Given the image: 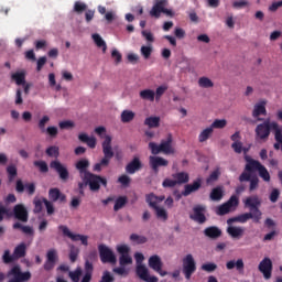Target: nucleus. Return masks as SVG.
I'll return each mask as SVG.
<instances>
[{
    "label": "nucleus",
    "instance_id": "a18cd8bd",
    "mask_svg": "<svg viewBox=\"0 0 282 282\" xmlns=\"http://www.w3.org/2000/svg\"><path fill=\"white\" fill-rule=\"evenodd\" d=\"M228 124V120L226 119H216L213 121V123L209 126L213 131L215 129H225V127Z\"/></svg>",
    "mask_w": 282,
    "mask_h": 282
},
{
    "label": "nucleus",
    "instance_id": "6e6552de",
    "mask_svg": "<svg viewBox=\"0 0 282 282\" xmlns=\"http://www.w3.org/2000/svg\"><path fill=\"white\" fill-rule=\"evenodd\" d=\"M197 270V263L195 262V258L193 254L188 253L183 258V274L185 279L189 281L191 276L195 274Z\"/></svg>",
    "mask_w": 282,
    "mask_h": 282
},
{
    "label": "nucleus",
    "instance_id": "8fccbe9b",
    "mask_svg": "<svg viewBox=\"0 0 282 282\" xmlns=\"http://www.w3.org/2000/svg\"><path fill=\"white\" fill-rule=\"evenodd\" d=\"M176 184H186L188 182V174L181 172L174 175Z\"/></svg>",
    "mask_w": 282,
    "mask_h": 282
},
{
    "label": "nucleus",
    "instance_id": "72a5a7b5",
    "mask_svg": "<svg viewBox=\"0 0 282 282\" xmlns=\"http://www.w3.org/2000/svg\"><path fill=\"white\" fill-rule=\"evenodd\" d=\"M198 87H200V89H213L215 87V83H213V79L203 76L198 79Z\"/></svg>",
    "mask_w": 282,
    "mask_h": 282
},
{
    "label": "nucleus",
    "instance_id": "aec40b11",
    "mask_svg": "<svg viewBox=\"0 0 282 282\" xmlns=\"http://www.w3.org/2000/svg\"><path fill=\"white\" fill-rule=\"evenodd\" d=\"M243 232L245 230L242 227H237L234 226L232 224H228L227 234L232 239H241L243 237Z\"/></svg>",
    "mask_w": 282,
    "mask_h": 282
},
{
    "label": "nucleus",
    "instance_id": "052dcab7",
    "mask_svg": "<svg viewBox=\"0 0 282 282\" xmlns=\"http://www.w3.org/2000/svg\"><path fill=\"white\" fill-rule=\"evenodd\" d=\"M87 10V4L80 1H76L74 4V11L77 12L78 14L85 12Z\"/></svg>",
    "mask_w": 282,
    "mask_h": 282
},
{
    "label": "nucleus",
    "instance_id": "0e129e2a",
    "mask_svg": "<svg viewBox=\"0 0 282 282\" xmlns=\"http://www.w3.org/2000/svg\"><path fill=\"white\" fill-rule=\"evenodd\" d=\"M261 210H259V207L254 208L251 210V219H253V221H256V224H259V221H261Z\"/></svg>",
    "mask_w": 282,
    "mask_h": 282
},
{
    "label": "nucleus",
    "instance_id": "864d4df0",
    "mask_svg": "<svg viewBox=\"0 0 282 282\" xmlns=\"http://www.w3.org/2000/svg\"><path fill=\"white\" fill-rule=\"evenodd\" d=\"M127 61L131 65H138V63H140V55H138V53L130 52L127 54Z\"/></svg>",
    "mask_w": 282,
    "mask_h": 282
},
{
    "label": "nucleus",
    "instance_id": "f3484780",
    "mask_svg": "<svg viewBox=\"0 0 282 282\" xmlns=\"http://www.w3.org/2000/svg\"><path fill=\"white\" fill-rule=\"evenodd\" d=\"M205 213H206V207L202 205H197L193 209L191 219H193L194 221H197V224H204V221H206Z\"/></svg>",
    "mask_w": 282,
    "mask_h": 282
},
{
    "label": "nucleus",
    "instance_id": "a878e982",
    "mask_svg": "<svg viewBox=\"0 0 282 282\" xmlns=\"http://www.w3.org/2000/svg\"><path fill=\"white\" fill-rule=\"evenodd\" d=\"M139 96L141 100H147L148 102L155 101V90L151 88H145L143 90H140Z\"/></svg>",
    "mask_w": 282,
    "mask_h": 282
},
{
    "label": "nucleus",
    "instance_id": "473e14b6",
    "mask_svg": "<svg viewBox=\"0 0 282 282\" xmlns=\"http://www.w3.org/2000/svg\"><path fill=\"white\" fill-rule=\"evenodd\" d=\"M142 166V164L140 163V159L139 158H134L126 167L127 173H130L131 175H133V173H135V171H140V167Z\"/></svg>",
    "mask_w": 282,
    "mask_h": 282
},
{
    "label": "nucleus",
    "instance_id": "c9c22d12",
    "mask_svg": "<svg viewBox=\"0 0 282 282\" xmlns=\"http://www.w3.org/2000/svg\"><path fill=\"white\" fill-rule=\"evenodd\" d=\"M140 54L145 61H149L151 54H153V44L142 45L140 47Z\"/></svg>",
    "mask_w": 282,
    "mask_h": 282
},
{
    "label": "nucleus",
    "instance_id": "13d9d810",
    "mask_svg": "<svg viewBox=\"0 0 282 282\" xmlns=\"http://www.w3.org/2000/svg\"><path fill=\"white\" fill-rule=\"evenodd\" d=\"M127 204V197H119L115 202L113 210L118 212L121 208H124V205Z\"/></svg>",
    "mask_w": 282,
    "mask_h": 282
},
{
    "label": "nucleus",
    "instance_id": "1a4fd4ad",
    "mask_svg": "<svg viewBox=\"0 0 282 282\" xmlns=\"http://www.w3.org/2000/svg\"><path fill=\"white\" fill-rule=\"evenodd\" d=\"M116 250L118 254H120L119 257L120 265L127 267L133 263V258H131V254H129V252H131V248L129 247V245L127 243L117 245Z\"/></svg>",
    "mask_w": 282,
    "mask_h": 282
},
{
    "label": "nucleus",
    "instance_id": "9d476101",
    "mask_svg": "<svg viewBox=\"0 0 282 282\" xmlns=\"http://www.w3.org/2000/svg\"><path fill=\"white\" fill-rule=\"evenodd\" d=\"M99 257L101 259L102 263H117L118 258L116 257V252H113V249L109 248L106 245H99Z\"/></svg>",
    "mask_w": 282,
    "mask_h": 282
},
{
    "label": "nucleus",
    "instance_id": "412c9836",
    "mask_svg": "<svg viewBox=\"0 0 282 282\" xmlns=\"http://www.w3.org/2000/svg\"><path fill=\"white\" fill-rule=\"evenodd\" d=\"M150 166L158 173L160 166H169V161L161 156H150Z\"/></svg>",
    "mask_w": 282,
    "mask_h": 282
},
{
    "label": "nucleus",
    "instance_id": "6e6d98bb",
    "mask_svg": "<svg viewBox=\"0 0 282 282\" xmlns=\"http://www.w3.org/2000/svg\"><path fill=\"white\" fill-rule=\"evenodd\" d=\"M250 6V2L247 0H236L232 2V8L235 10H242V8H248Z\"/></svg>",
    "mask_w": 282,
    "mask_h": 282
},
{
    "label": "nucleus",
    "instance_id": "680f3d73",
    "mask_svg": "<svg viewBox=\"0 0 282 282\" xmlns=\"http://www.w3.org/2000/svg\"><path fill=\"white\" fill-rule=\"evenodd\" d=\"M51 138H56L58 135V128L56 126H50L45 129V132Z\"/></svg>",
    "mask_w": 282,
    "mask_h": 282
},
{
    "label": "nucleus",
    "instance_id": "a19ab883",
    "mask_svg": "<svg viewBox=\"0 0 282 282\" xmlns=\"http://www.w3.org/2000/svg\"><path fill=\"white\" fill-rule=\"evenodd\" d=\"M210 199L213 202H219L224 197V187H215L210 193Z\"/></svg>",
    "mask_w": 282,
    "mask_h": 282
},
{
    "label": "nucleus",
    "instance_id": "4be33fe9",
    "mask_svg": "<svg viewBox=\"0 0 282 282\" xmlns=\"http://www.w3.org/2000/svg\"><path fill=\"white\" fill-rule=\"evenodd\" d=\"M76 169L77 171H79L82 180H84V177H87V175L90 174L89 172H87V169H89V161L87 159L79 160L76 163Z\"/></svg>",
    "mask_w": 282,
    "mask_h": 282
},
{
    "label": "nucleus",
    "instance_id": "37998d69",
    "mask_svg": "<svg viewBox=\"0 0 282 282\" xmlns=\"http://www.w3.org/2000/svg\"><path fill=\"white\" fill-rule=\"evenodd\" d=\"M28 246L25 243H20L18 247H15L14 252H13V258L14 259H21V257H25V250Z\"/></svg>",
    "mask_w": 282,
    "mask_h": 282
},
{
    "label": "nucleus",
    "instance_id": "5fc2aeb1",
    "mask_svg": "<svg viewBox=\"0 0 282 282\" xmlns=\"http://www.w3.org/2000/svg\"><path fill=\"white\" fill-rule=\"evenodd\" d=\"M111 58H113L115 65H120V63H122V54L120 51H118V48H112Z\"/></svg>",
    "mask_w": 282,
    "mask_h": 282
},
{
    "label": "nucleus",
    "instance_id": "c03bdc74",
    "mask_svg": "<svg viewBox=\"0 0 282 282\" xmlns=\"http://www.w3.org/2000/svg\"><path fill=\"white\" fill-rule=\"evenodd\" d=\"M48 85L55 91H61L62 89L61 84L56 83V75L54 73L48 74Z\"/></svg>",
    "mask_w": 282,
    "mask_h": 282
},
{
    "label": "nucleus",
    "instance_id": "3c124183",
    "mask_svg": "<svg viewBox=\"0 0 282 282\" xmlns=\"http://www.w3.org/2000/svg\"><path fill=\"white\" fill-rule=\"evenodd\" d=\"M166 89H169V87H166L165 85L159 86L156 88V90L154 91V98L156 102H160L162 96H164V94L166 93Z\"/></svg>",
    "mask_w": 282,
    "mask_h": 282
},
{
    "label": "nucleus",
    "instance_id": "4468645a",
    "mask_svg": "<svg viewBox=\"0 0 282 282\" xmlns=\"http://www.w3.org/2000/svg\"><path fill=\"white\" fill-rule=\"evenodd\" d=\"M137 276H139V279H141V281H144V282L159 281L158 276L151 275V273L149 272V268H147V265L144 264L137 265Z\"/></svg>",
    "mask_w": 282,
    "mask_h": 282
},
{
    "label": "nucleus",
    "instance_id": "ea45409f",
    "mask_svg": "<svg viewBox=\"0 0 282 282\" xmlns=\"http://www.w3.org/2000/svg\"><path fill=\"white\" fill-rule=\"evenodd\" d=\"M153 209L155 212L158 219H160L161 221H166L169 219V212H166L164 207L159 206L154 207Z\"/></svg>",
    "mask_w": 282,
    "mask_h": 282
},
{
    "label": "nucleus",
    "instance_id": "a211bd4d",
    "mask_svg": "<svg viewBox=\"0 0 282 282\" xmlns=\"http://www.w3.org/2000/svg\"><path fill=\"white\" fill-rule=\"evenodd\" d=\"M259 270L262 272L264 279H270L272 276V260L264 258L259 264Z\"/></svg>",
    "mask_w": 282,
    "mask_h": 282
},
{
    "label": "nucleus",
    "instance_id": "cd10ccee",
    "mask_svg": "<svg viewBox=\"0 0 282 282\" xmlns=\"http://www.w3.org/2000/svg\"><path fill=\"white\" fill-rule=\"evenodd\" d=\"M202 186V178H197L193 184H188L185 186V191L183 192L184 197H188L191 193H195L199 191Z\"/></svg>",
    "mask_w": 282,
    "mask_h": 282
},
{
    "label": "nucleus",
    "instance_id": "338daca9",
    "mask_svg": "<svg viewBox=\"0 0 282 282\" xmlns=\"http://www.w3.org/2000/svg\"><path fill=\"white\" fill-rule=\"evenodd\" d=\"M34 166H37V169L42 173H47V171H48L47 163H45V161H35Z\"/></svg>",
    "mask_w": 282,
    "mask_h": 282
},
{
    "label": "nucleus",
    "instance_id": "ddd939ff",
    "mask_svg": "<svg viewBox=\"0 0 282 282\" xmlns=\"http://www.w3.org/2000/svg\"><path fill=\"white\" fill-rule=\"evenodd\" d=\"M148 264L149 268L160 274V276H166V274H169V272L162 269L164 263H162V258L158 254L151 256L148 260Z\"/></svg>",
    "mask_w": 282,
    "mask_h": 282
},
{
    "label": "nucleus",
    "instance_id": "20e7f679",
    "mask_svg": "<svg viewBox=\"0 0 282 282\" xmlns=\"http://www.w3.org/2000/svg\"><path fill=\"white\" fill-rule=\"evenodd\" d=\"M15 216L20 221H28V208L24 205H15L13 212L9 207L0 206V221H3L4 217Z\"/></svg>",
    "mask_w": 282,
    "mask_h": 282
},
{
    "label": "nucleus",
    "instance_id": "774afa93",
    "mask_svg": "<svg viewBox=\"0 0 282 282\" xmlns=\"http://www.w3.org/2000/svg\"><path fill=\"white\" fill-rule=\"evenodd\" d=\"M62 78L63 80H66V83H72L74 80V74L69 70H62Z\"/></svg>",
    "mask_w": 282,
    "mask_h": 282
},
{
    "label": "nucleus",
    "instance_id": "2f4dec72",
    "mask_svg": "<svg viewBox=\"0 0 282 282\" xmlns=\"http://www.w3.org/2000/svg\"><path fill=\"white\" fill-rule=\"evenodd\" d=\"M144 126L149 129H158L160 127V117L150 116L144 119Z\"/></svg>",
    "mask_w": 282,
    "mask_h": 282
},
{
    "label": "nucleus",
    "instance_id": "bf43d9fd",
    "mask_svg": "<svg viewBox=\"0 0 282 282\" xmlns=\"http://www.w3.org/2000/svg\"><path fill=\"white\" fill-rule=\"evenodd\" d=\"M45 198H34L33 204H34V213H41L43 210V204H45Z\"/></svg>",
    "mask_w": 282,
    "mask_h": 282
},
{
    "label": "nucleus",
    "instance_id": "7c9ffc66",
    "mask_svg": "<svg viewBox=\"0 0 282 282\" xmlns=\"http://www.w3.org/2000/svg\"><path fill=\"white\" fill-rule=\"evenodd\" d=\"M147 202L149 206H151V208H155L160 206L159 204H162V202H164V196H156L154 194H149L147 196Z\"/></svg>",
    "mask_w": 282,
    "mask_h": 282
},
{
    "label": "nucleus",
    "instance_id": "dca6fc26",
    "mask_svg": "<svg viewBox=\"0 0 282 282\" xmlns=\"http://www.w3.org/2000/svg\"><path fill=\"white\" fill-rule=\"evenodd\" d=\"M58 261V251L56 249H51L46 253V262L44 263V270H52Z\"/></svg>",
    "mask_w": 282,
    "mask_h": 282
},
{
    "label": "nucleus",
    "instance_id": "58836bf2",
    "mask_svg": "<svg viewBox=\"0 0 282 282\" xmlns=\"http://www.w3.org/2000/svg\"><path fill=\"white\" fill-rule=\"evenodd\" d=\"M204 232L206 237H209L210 239H217V237H221V229L217 227H208Z\"/></svg>",
    "mask_w": 282,
    "mask_h": 282
},
{
    "label": "nucleus",
    "instance_id": "f03ea898",
    "mask_svg": "<svg viewBox=\"0 0 282 282\" xmlns=\"http://www.w3.org/2000/svg\"><path fill=\"white\" fill-rule=\"evenodd\" d=\"M95 133L101 140L104 159L99 162L101 166H109V162H111V158H113V147L111 142H113V137L107 133V128L105 126H99L95 128Z\"/></svg>",
    "mask_w": 282,
    "mask_h": 282
},
{
    "label": "nucleus",
    "instance_id": "b1692460",
    "mask_svg": "<svg viewBox=\"0 0 282 282\" xmlns=\"http://www.w3.org/2000/svg\"><path fill=\"white\" fill-rule=\"evenodd\" d=\"M120 120L123 124H129L135 120V111L131 109H124L120 113Z\"/></svg>",
    "mask_w": 282,
    "mask_h": 282
},
{
    "label": "nucleus",
    "instance_id": "e2e57ef3",
    "mask_svg": "<svg viewBox=\"0 0 282 282\" xmlns=\"http://www.w3.org/2000/svg\"><path fill=\"white\" fill-rule=\"evenodd\" d=\"M46 154H48L50 158H58L59 150L58 147L52 145L46 150Z\"/></svg>",
    "mask_w": 282,
    "mask_h": 282
},
{
    "label": "nucleus",
    "instance_id": "423d86ee",
    "mask_svg": "<svg viewBox=\"0 0 282 282\" xmlns=\"http://www.w3.org/2000/svg\"><path fill=\"white\" fill-rule=\"evenodd\" d=\"M85 183H79L80 193H83V188L88 184L90 191H100V184L102 186H107V178L100 177L98 175L89 174L83 178Z\"/></svg>",
    "mask_w": 282,
    "mask_h": 282
},
{
    "label": "nucleus",
    "instance_id": "6ab92c4d",
    "mask_svg": "<svg viewBox=\"0 0 282 282\" xmlns=\"http://www.w3.org/2000/svg\"><path fill=\"white\" fill-rule=\"evenodd\" d=\"M265 105H268V100H265V99L258 101L253 106L252 117L259 118V116H265V113H268V111L265 110Z\"/></svg>",
    "mask_w": 282,
    "mask_h": 282
},
{
    "label": "nucleus",
    "instance_id": "5701e85b",
    "mask_svg": "<svg viewBox=\"0 0 282 282\" xmlns=\"http://www.w3.org/2000/svg\"><path fill=\"white\" fill-rule=\"evenodd\" d=\"M78 140H80V142H85L89 149H96V144H98L96 137H89V134L85 132L78 134Z\"/></svg>",
    "mask_w": 282,
    "mask_h": 282
},
{
    "label": "nucleus",
    "instance_id": "f8f14e48",
    "mask_svg": "<svg viewBox=\"0 0 282 282\" xmlns=\"http://www.w3.org/2000/svg\"><path fill=\"white\" fill-rule=\"evenodd\" d=\"M59 230H62L65 237L72 239V241H80L82 246H89V237L80 234H74L67 226H59Z\"/></svg>",
    "mask_w": 282,
    "mask_h": 282
},
{
    "label": "nucleus",
    "instance_id": "09e8293b",
    "mask_svg": "<svg viewBox=\"0 0 282 282\" xmlns=\"http://www.w3.org/2000/svg\"><path fill=\"white\" fill-rule=\"evenodd\" d=\"M143 39L148 42V44L153 45L155 43V35L149 30H143L141 32Z\"/></svg>",
    "mask_w": 282,
    "mask_h": 282
},
{
    "label": "nucleus",
    "instance_id": "c756f323",
    "mask_svg": "<svg viewBox=\"0 0 282 282\" xmlns=\"http://www.w3.org/2000/svg\"><path fill=\"white\" fill-rule=\"evenodd\" d=\"M178 67H180V69H181L184 74H191V73H193V65L191 64V61L188 59V57H183V58L178 62Z\"/></svg>",
    "mask_w": 282,
    "mask_h": 282
},
{
    "label": "nucleus",
    "instance_id": "603ef678",
    "mask_svg": "<svg viewBox=\"0 0 282 282\" xmlns=\"http://www.w3.org/2000/svg\"><path fill=\"white\" fill-rule=\"evenodd\" d=\"M231 148L234 149L235 153H248V148H243V143H241V141L234 142Z\"/></svg>",
    "mask_w": 282,
    "mask_h": 282
},
{
    "label": "nucleus",
    "instance_id": "39448f33",
    "mask_svg": "<svg viewBox=\"0 0 282 282\" xmlns=\"http://www.w3.org/2000/svg\"><path fill=\"white\" fill-rule=\"evenodd\" d=\"M149 149L153 155H158L160 153H164V155H173L175 153L172 137H169L166 140H163L160 144L155 142H150Z\"/></svg>",
    "mask_w": 282,
    "mask_h": 282
},
{
    "label": "nucleus",
    "instance_id": "4d7b16f0",
    "mask_svg": "<svg viewBox=\"0 0 282 282\" xmlns=\"http://www.w3.org/2000/svg\"><path fill=\"white\" fill-rule=\"evenodd\" d=\"M130 241H132V243H147V237L140 236L138 234H132L130 236Z\"/></svg>",
    "mask_w": 282,
    "mask_h": 282
},
{
    "label": "nucleus",
    "instance_id": "49530a36",
    "mask_svg": "<svg viewBox=\"0 0 282 282\" xmlns=\"http://www.w3.org/2000/svg\"><path fill=\"white\" fill-rule=\"evenodd\" d=\"M82 275H83V269L80 268H77L76 270L68 272V276L73 282H80Z\"/></svg>",
    "mask_w": 282,
    "mask_h": 282
},
{
    "label": "nucleus",
    "instance_id": "bb28decb",
    "mask_svg": "<svg viewBox=\"0 0 282 282\" xmlns=\"http://www.w3.org/2000/svg\"><path fill=\"white\" fill-rule=\"evenodd\" d=\"M91 39L95 45L105 54L107 52V42L102 39V36L98 33H93Z\"/></svg>",
    "mask_w": 282,
    "mask_h": 282
},
{
    "label": "nucleus",
    "instance_id": "393cba45",
    "mask_svg": "<svg viewBox=\"0 0 282 282\" xmlns=\"http://www.w3.org/2000/svg\"><path fill=\"white\" fill-rule=\"evenodd\" d=\"M243 204L247 208L253 210L254 208H259V206H261V199L259 196H250L243 199Z\"/></svg>",
    "mask_w": 282,
    "mask_h": 282
},
{
    "label": "nucleus",
    "instance_id": "2eb2a0df",
    "mask_svg": "<svg viewBox=\"0 0 282 282\" xmlns=\"http://www.w3.org/2000/svg\"><path fill=\"white\" fill-rule=\"evenodd\" d=\"M51 169H54L56 173H58L61 180L64 182H67L69 180V172L67 171V166H65L63 163L59 161H52L50 164Z\"/></svg>",
    "mask_w": 282,
    "mask_h": 282
},
{
    "label": "nucleus",
    "instance_id": "9b49d317",
    "mask_svg": "<svg viewBox=\"0 0 282 282\" xmlns=\"http://www.w3.org/2000/svg\"><path fill=\"white\" fill-rule=\"evenodd\" d=\"M239 206V198L237 196H231L229 200L216 208L217 215H228L232 213Z\"/></svg>",
    "mask_w": 282,
    "mask_h": 282
},
{
    "label": "nucleus",
    "instance_id": "69168bd1",
    "mask_svg": "<svg viewBox=\"0 0 282 282\" xmlns=\"http://www.w3.org/2000/svg\"><path fill=\"white\" fill-rule=\"evenodd\" d=\"M58 126H59V129H74V127H76V123L72 120H65V121H61Z\"/></svg>",
    "mask_w": 282,
    "mask_h": 282
},
{
    "label": "nucleus",
    "instance_id": "c85d7f7f",
    "mask_svg": "<svg viewBox=\"0 0 282 282\" xmlns=\"http://www.w3.org/2000/svg\"><path fill=\"white\" fill-rule=\"evenodd\" d=\"M25 69H21L18 72H14L11 75V79L15 82V85H25V76H26Z\"/></svg>",
    "mask_w": 282,
    "mask_h": 282
},
{
    "label": "nucleus",
    "instance_id": "e433bc0d",
    "mask_svg": "<svg viewBox=\"0 0 282 282\" xmlns=\"http://www.w3.org/2000/svg\"><path fill=\"white\" fill-rule=\"evenodd\" d=\"M226 268L227 270H234V268H236V270L241 272V270H243V260L242 259L230 260L227 262Z\"/></svg>",
    "mask_w": 282,
    "mask_h": 282
},
{
    "label": "nucleus",
    "instance_id": "0eeeda50",
    "mask_svg": "<svg viewBox=\"0 0 282 282\" xmlns=\"http://www.w3.org/2000/svg\"><path fill=\"white\" fill-rule=\"evenodd\" d=\"M169 6V0H155L152 9L150 10V17L154 19H160V15L166 14V17H174V12L171 9H166Z\"/></svg>",
    "mask_w": 282,
    "mask_h": 282
},
{
    "label": "nucleus",
    "instance_id": "f257e3e1",
    "mask_svg": "<svg viewBox=\"0 0 282 282\" xmlns=\"http://www.w3.org/2000/svg\"><path fill=\"white\" fill-rule=\"evenodd\" d=\"M245 160L247 162L243 173L240 175L239 180L241 182H248L252 177V172L258 171L259 177L263 180L267 184L270 183L272 177L270 176V172L265 166L259 163V161H256L251 159L250 156H245Z\"/></svg>",
    "mask_w": 282,
    "mask_h": 282
},
{
    "label": "nucleus",
    "instance_id": "f704fd0d",
    "mask_svg": "<svg viewBox=\"0 0 282 282\" xmlns=\"http://www.w3.org/2000/svg\"><path fill=\"white\" fill-rule=\"evenodd\" d=\"M48 197L52 202H65V195L61 194V191H58V188L50 189Z\"/></svg>",
    "mask_w": 282,
    "mask_h": 282
},
{
    "label": "nucleus",
    "instance_id": "de8ad7c7",
    "mask_svg": "<svg viewBox=\"0 0 282 282\" xmlns=\"http://www.w3.org/2000/svg\"><path fill=\"white\" fill-rule=\"evenodd\" d=\"M48 123H50V116H47V115H44V116L39 120L37 127H39L41 133H45V130L47 129V128H45V127H47Z\"/></svg>",
    "mask_w": 282,
    "mask_h": 282
},
{
    "label": "nucleus",
    "instance_id": "4c0bfd02",
    "mask_svg": "<svg viewBox=\"0 0 282 282\" xmlns=\"http://www.w3.org/2000/svg\"><path fill=\"white\" fill-rule=\"evenodd\" d=\"M248 219H252V213H246L235 218H230L227 220V224H235V221H239V224H246Z\"/></svg>",
    "mask_w": 282,
    "mask_h": 282
},
{
    "label": "nucleus",
    "instance_id": "79ce46f5",
    "mask_svg": "<svg viewBox=\"0 0 282 282\" xmlns=\"http://www.w3.org/2000/svg\"><path fill=\"white\" fill-rule=\"evenodd\" d=\"M213 131L214 130L210 126L202 130L200 133L198 134V141L206 142V140H208L210 135H213Z\"/></svg>",
    "mask_w": 282,
    "mask_h": 282
},
{
    "label": "nucleus",
    "instance_id": "7ed1b4c3",
    "mask_svg": "<svg viewBox=\"0 0 282 282\" xmlns=\"http://www.w3.org/2000/svg\"><path fill=\"white\" fill-rule=\"evenodd\" d=\"M270 130L275 131V140L282 141L281 129H279V123L275 121L265 120L263 123H260L256 128V138L257 140L265 141L270 137Z\"/></svg>",
    "mask_w": 282,
    "mask_h": 282
}]
</instances>
